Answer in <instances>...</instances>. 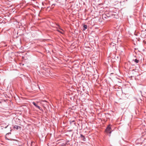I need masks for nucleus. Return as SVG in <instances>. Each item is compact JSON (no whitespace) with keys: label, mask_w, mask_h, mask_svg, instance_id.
<instances>
[{"label":"nucleus","mask_w":146,"mask_h":146,"mask_svg":"<svg viewBox=\"0 0 146 146\" xmlns=\"http://www.w3.org/2000/svg\"><path fill=\"white\" fill-rule=\"evenodd\" d=\"M111 125H110L106 129V131L107 133H111Z\"/></svg>","instance_id":"nucleus-1"},{"label":"nucleus","mask_w":146,"mask_h":146,"mask_svg":"<svg viewBox=\"0 0 146 146\" xmlns=\"http://www.w3.org/2000/svg\"><path fill=\"white\" fill-rule=\"evenodd\" d=\"M42 103H40V102H37V108H38V109L40 110V112H42L43 111V110L42 109V108L40 106H38V105L40 104H41Z\"/></svg>","instance_id":"nucleus-2"},{"label":"nucleus","mask_w":146,"mask_h":146,"mask_svg":"<svg viewBox=\"0 0 146 146\" xmlns=\"http://www.w3.org/2000/svg\"><path fill=\"white\" fill-rule=\"evenodd\" d=\"M58 31L61 34H63L64 33V31L62 29L58 30Z\"/></svg>","instance_id":"nucleus-3"},{"label":"nucleus","mask_w":146,"mask_h":146,"mask_svg":"<svg viewBox=\"0 0 146 146\" xmlns=\"http://www.w3.org/2000/svg\"><path fill=\"white\" fill-rule=\"evenodd\" d=\"M20 126L17 125H15L14 127V128L17 129H19V128H20Z\"/></svg>","instance_id":"nucleus-4"},{"label":"nucleus","mask_w":146,"mask_h":146,"mask_svg":"<svg viewBox=\"0 0 146 146\" xmlns=\"http://www.w3.org/2000/svg\"><path fill=\"white\" fill-rule=\"evenodd\" d=\"M84 30H85V29H87V26L86 25H84Z\"/></svg>","instance_id":"nucleus-5"},{"label":"nucleus","mask_w":146,"mask_h":146,"mask_svg":"<svg viewBox=\"0 0 146 146\" xmlns=\"http://www.w3.org/2000/svg\"><path fill=\"white\" fill-rule=\"evenodd\" d=\"M135 62L137 63H138L139 62V60L137 59H135Z\"/></svg>","instance_id":"nucleus-6"},{"label":"nucleus","mask_w":146,"mask_h":146,"mask_svg":"<svg viewBox=\"0 0 146 146\" xmlns=\"http://www.w3.org/2000/svg\"><path fill=\"white\" fill-rule=\"evenodd\" d=\"M33 104L36 107V104L35 102H33Z\"/></svg>","instance_id":"nucleus-7"},{"label":"nucleus","mask_w":146,"mask_h":146,"mask_svg":"<svg viewBox=\"0 0 146 146\" xmlns=\"http://www.w3.org/2000/svg\"><path fill=\"white\" fill-rule=\"evenodd\" d=\"M8 126V125H7V126H6L5 127H5V128H7V127Z\"/></svg>","instance_id":"nucleus-8"},{"label":"nucleus","mask_w":146,"mask_h":146,"mask_svg":"<svg viewBox=\"0 0 146 146\" xmlns=\"http://www.w3.org/2000/svg\"><path fill=\"white\" fill-rule=\"evenodd\" d=\"M81 136L83 137L84 139H85V138H84V137L83 136H82V135H81Z\"/></svg>","instance_id":"nucleus-9"},{"label":"nucleus","mask_w":146,"mask_h":146,"mask_svg":"<svg viewBox=\"0 0 146 146\" xmlns=\"http://www.w3.org/2000/svg\"><path fill=\"white\" fill-rule=\"evenodd\" d=\"M32 0L33 1H35V0ZM35 1H36V0H35Z\"/></svg>","instance_id":"nucleus-10"},{"label":"nucleus","mask_w":146,"mask_h":146,"mask_svg":"<svg viewBox=\"0 0 146 146\" xmlns=\"http://www.w3.org/2000/svg\"><path fill=\"white\" fill-rule=\"evenodd\" d=\"M60 146H64V145H61Z\"/></svg>","instance_id":"nucleus-11"},{"label":"nucleus","mask_w":146,"mask_h":146,"mask_svg":"<svg viewBox=\"0 0 146 146\" xmlns=\"http://www.w3.org/2000/svg\"><path fill=\"white\" fill-rule=\"evenodd\" d=\"M38 88H39L40 89V88H39V86H38Z\"/></svg>","instance_id":"nucleus-12"}]
</instances>
